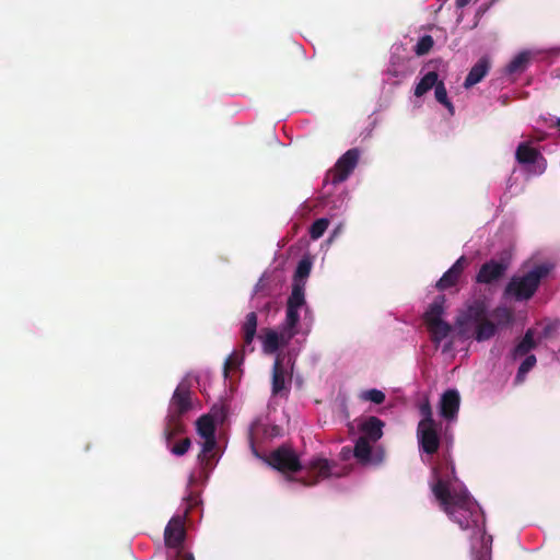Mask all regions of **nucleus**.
<instances>
[{"label":"nucleus","instance_id":"1","mask_svg":"<svg viewBox=\"0 0 560 560\" xmlns=\"http://www.w3.org/2000/svg\"><path fill=\"white\" fill-rule=\"evenodd\" d=\"M433 476L434 482L431 485V490L440 508L462 529L471 528L477 534H480L482 532L479 526L481 512L477 502L465 487L456 488L454 486V482L457 481L454 465L452 463L447 464L445 472L434 468Z\"/></svg>","mask_w":560,"mask_h":560},{"label":"nucleus","instance_id":"2","mask_svg":"<svg viewBox=\"0 0 560 560\" xmlns=\"http://www.w3.org/2000/svg\"><path fill=\"white\" fill-rule=\"evenodd\" d=\"M266 462L282 474H294L305 468L307 475L298 479L303 486H315L330 476L341 477L346 474L334 471L336 464L322 457L313 458L303 466L295 451L288 444L280 445L270 452Z\"/></svg>","mask_w":560,"mask_h":560},{"label":"nucleus","instance_id":"3","mask_svg":"<svg viewBox=\"0 0 560 560\" xmlns=\"http://www.w3.org/2000/svg\"><path fill=\"white\" fill-rule=\"evenodd\" d=\"M191 384L183 380L175 388L167 409L164 438L167 442L185 430L183 417L192 409Z\"/></svg>","mask_w":560,"mask_h":560},{"label":"nucleus","instance_id":"4","mask_svg":"<svg viewBox=\"0 0 560 560\" xmlns=\"http://www.w3.org/2000/svg\"><path fill=\"white\" fill-rule=\"evenodd\" d=\"M550 270V266L540 264L522 276H513L504 289V295L517 302L530 300L537 292L541 280L549 275Z\"/></svg>","mask_w":560,"mask_h":560},{"label":"nucleus","instance_id":"5","mask_svg":"<svg viewBox=\"0 0 560 560\" xmlns=\"http://www.w3.org/2000/svg\"><path fill=\"white\" fill-rule=\"evenodd\" d=\"M360 152L358 149H350L343 153L336 162L334 168L328 171L325 176V184L337 185L345 182L355 168Z\"/></svg>","mask_w":560,"mask_h":560},{"label":"nucleus","instance_id":"6","mask_svg":"<svg viewBox=\"0 0 560 560\" xmlns=\"http://www.w3.org/2000/svg\"><path fill=\"white\" fill-rule=\"evenodd\" d=\"M440 424H418L417 439L420 450L428 454L434 455L438 453L441 444Z\"/></svg>","mask_w":560,"mask_h":560},{"label":"nucleus","instance_id":"7","mask_svg":"<svg viewBox=\"0 0 560 560\" xmlns=\"http://www.w3.org/2000/svg\"><path fill=\"white\" fill-rule=\"evenodd\" d=\"M371 442L366 440V436H360L353 448V456L361 465H380L383 463L385 453L382 448L373 451Z\"/></svg>","mask_w":560,"mask_h":560},{"label":"nucleus","instance_id":"8","mask_svg":"<svg viewBox=\"0 0 560 560\" xmlns=\"http://www.w3.org/2000/svg\"><path fill=\"white\" fill-rule=\"evenodd\" d=\"M293 337L294 332L287 331L283 328L280 332L271 328H265L260 336L262 350L267 354H272L277 352L280 347L287 346Z\"/></svg>","mask_w":560,"mask_h":560},{"label":"nucleus","instance_id":"9","mask_svg":"<svg viewBox=\"0 0 560 560\" xmlns=\"http://www.w3.org/2000/svg\"><path fill=\"white\" fill-rule=\"evenodd\" d=\"M186 537L185 522L180 516H174L170 520L164 529V541L168 548H179Z\"/></svg>","mask_w":560,"mask_h":560},{"label":"nucleus","instance_id":"10","mask_svg":"<svg viewBox=\"0 0 560 560\" xmlns=\"http://www.w3.org/2000/svg\"><path fill=\"white\" fill-rule=\"evenodd\" d=\"M488 317L487 304L482 300H475L467 310L457 318V325L463 328L469 325H476Z\"/></svg>","mask_w":560,"mask_h":560},{"label":"nucleus","instance_id":"11","mask_svg":"<svg viewBox=\"0 0 560 560\" xmlns=\"http://www.w3.org/2000/svg\"><path fill=\"white\" fill-rule=\"evenodd\" d=\"M508 268H509L508 262H505L503 260L498 261V260L491 259V260L485 262L480 267V269L476 276V282L486 283V284L492 283L493 281H497L501 277H503L505 271L508 270Z\"/></svg>","mask_w":560,"mask_h":560},{"label":"nucleus","instance_id":"12","mask_svg":"<svg viewBox=\"0 0 560 560\" xmlns=\"http://www.w3.org/2000/svg\"><path fill=\"white\" fill-rule=\"evenodd\" d=\"M460 405L459 393L456 389L445 390L440 399V415L444 419L452 421L457 418Z\"/></svg>","mask_w":560,"mask_h":560},{"label":"nucleus","instance_id":"13","mask_svg":"<svg viewBox=\"0 0 560 560\" xmlns=\"http://www.w3.org/2000/svg\"><path fill=\"white\" fill-rule=\"evenodd\" d=\"M292 372L288 373L283 365V359L278 355L273 362L272 366V377H271V393L273 396L281 394L284 389H287V383H291Z\"/></svg>","mask_w":560,"mask_h":560},{"label":"nucleus","instance_id":"14","mask_svg":"<svg viewBox=\"0 0 560 560\" xmlns=\"http://www.w3.org/2000/svg\"><path fill=\"white\" fill-rule=\"evenodd\" d=\"M466 265V258L464 256L459 257L453 266L441 277V279L436 283V288L441 291L447 290L452 287H454L463 271Z\"/></svg>","mask_w":560,"mask_h":560},{"label":"nucleus","instance_id":"15","mask_svg":"<svg viewBox=\"0 0 560 560\" xmlns=\"http://www.w3.org/2000/svg\"><path fill=\"white\" fill-rule=\"evenodd\" d=\"M384 422L377 417L370 416L359 424L361 436H366L370 442H377L383 435Z\"/></svg>","mask_w":560,"mask_h":560},{"label":"nucleus","instance_id":"16","mask_svg":"<svg viewBox=\"0 0 560 560\" xmlns=\"http://www.w3.org/2000/svg\"><path fill=\"white\" fill-rule=\"evenodd\" d=\"M490 67V60L487 57H481L469 70L464 81V88L469 89L482 81L488 74Z\"/></svg>","mask_w":560,"mask_h":560},{"label":"nucleus","instance_id":"17","mask_svg":"<svg viewBox=\"0 0 560 560\" xmlns=\"http://www.w3.org/2000/svg\"><path fill=\"white\" fill-rule=\"evenodd\" d=\"M201 444V452L198 459L203 469H212L215 459V448L218 446L215 436L205 438Z\"/></svg>","mask_w":560,"mask_h":560},{"label":"nucleus","instance_id":"18","mask_svg":"<svg viewBox=\"0 0 560 560\" xmlns=\"http://www.w3.org/2000/svg\"><path fill=\"white\" fill-rule=\"evenodd\" d=\"M539 158H541L539 150L528 142H522L516 148L515 159L522 165L534 164Z\"/></svg>","mask_w":560,"mask_h":560},{"label":"nucleus","instance_id":"19","mask_svg":"<svg viewBox=\"0 0 560 560\" xmlns=\"http://www.w3.org/2000/svg\"><path fill=\"white\" fill-rule=\"evenodd\" d=\"M258 317L255 312H250L246 315L244 323L242 324V336H243V348L250 347L252 342L257 332Z\"/></svg>","mask_w":560,"mask_h":560},{"label":"nucleus","instance_id":"20","mask_svg":"<svg viewBox=\"0 0 560 560\" xmlns=\"http://www.w3.org/2000/svg\"><path fill=\"white\" fill-rule=\"evenodd\" d=\"M445 296L439 295L430 304L429 308L424 313V323L430 325L433 323L442 322V315L444 313Z\"/></svg>","mask_w":560,"mask_h":560},{"label":"nucleus","instance_id":"21","mask_svg":"<svg viewBox=\"0 0 560 560\" xmlns=\"http://www.w3.org/2000/svg\"><path fill=\"white\" fill-rule=\"evenodd\" d=\"M305 283L295 281L292 285L291 294L288 298L287 301V307L291 308H298L300 310L302 306L305 305Z\"/></svg>","mask_w":560,"mask_h":560},{"label":"nucleus","instance_id":"22","mask_svg":"<svg viewBox=\"0 0 560 560\" xmlns=\"http://www.w3.org/2000/svg\"><path fill=\"white\" fill-rule=\"evenodd\" d=\"M530 58L532 54L529 51L517 54L506 66V72L510 74L523 73L527 69Z\"/></svg>","mask_w":560,"mask_h":560},{"label":"nucleus","instance_id":"23","mask_svg":"<svg viewBox=\"0 0 560 560\" xmlns=\"http://www.w3.org/2000/svg\"><path fill=\"white\" fill-rule=\"evenodd\" d=\"M497 332V325L488 317L475 325V338L477 341H485L492 338Z\"/></svg>","mask_w":560,"mask_h":560},{"label":"nucleus","instance_id":"24","mask_svg":"<svg viewBox=\"0 0 560 560\" xmlns=\"http://www.w3.org/2000/svg\"><path fill=\"white\" fill-rule=\"evenodd\" d=\"M427 328L431 334L432 341L436 345L444 340L452 331V326L444 320L430 324Z\"/></svg>","mask_w":560,"mask_h":560},{"label":"nucleus","instance_id":"25","mask_svg":"<svg viewBox=\"0 0 560 560\" xmlns=\"http://www.w3.org/2000/svg\"><path fill=\"white\" fill-rule=\"evenodd\" d=\"M439 82V74L435 71L428 72L416 85L415 96L421 97Z\"/></svg>","mask_w":560,"mask_h":560},{"label":"nucleus","instance_id":"26","mask_svg":"<svg viewBox=\"0 0 560 560\" xmlns=\"http://www.w3.org/2000/svg\"><path fill=\"white\" fill-rule=\"evenodd\" d=\"M197 433L200 438H210L215 436V424L210 415H203L201 416L197 422Z\"/></svg>","mask_w":560,"mask_h":560},{"label":"nucleus","instance_id":"27","mask_svg":"<svg viewBox=\"0 0 560 560\" xmlns=\"http://www.w3.org/2000/svg\"><path fill=\"white\" fill-rule=\"evenodd\" d=\"M535 348L536 342L534 340V331L533 329H528L523 339L514 348V355H525Z\"/></svg>","mask_w":560,"mask_h":560},{"label":"nucleus","instance_id":"28","mask_svg":"<svg viewBox=\"0 0 560 560\" xmlns=\"http://www.w3.org/2000/svg\"><path fill=\"white\" fill-rule=\"evenodd\" d=\"M300 320V314L298 308L287 307L285 310V319L282 324V328L287 331L294 332V336L298 334L296 326Z\"/></svg>","mask_w":560,"mask_h":560},{"label":"nucleus","instance_id":"29","mask_svg":"<svg viewBox=\"0 0 560 560\" xmlns=\"http://www.w3.org/2000/svg\"><path fill=\"white\" fill-rule=\"evenodd\" d=\"M491 317L498 325L505 326L513 320V312L506 306H498L491 312Z\"/></svg>","mask_w":560,"mask_h":560},{"label":"nucleus","instance_id":"30","mask_svg":"<svg viewBox=\"0 0 560 560\" xmlns=\"http://www.w3.org/2000/svg\"><path fill=\"white\" fill-rule=\"evenodd\" d=\"M434 96H435V100L444 105L448 112L453 115L454 114V106L453 104L451 103V101L448 100L447 97V91H446V88L444 85V83L442 81H439L435 86H434Z\"/></svg>","mask_w":560,"mask_h":560},{"label":"nucleus","instance_id":"31","mask_svg":"<svg viewBox=\"0 0 560 560\" xmlns=\"http://www.w3.org/2000/svg\"><path fill=\"white\" fill-rule=\"evenodd\" d=\"M329 225V220L326 218L317 219L310 228V236L312 240L322 237Z\"/></svg>","mask_w":560,"mask_h":560},{"label":"nucleus","instance_id":"32","mask_svg":"<svg viewBox=\"0 0 560 560\" xmlns=\"http://www.w3.org/2000/svg\"><path fill=\"white\" fill-rule=\"evenodd\" d=\"M312 262L308 258H302L294 272V281L304 282L303 280L310 276Z\"/></svg>","mask_w":560,"mask_h":560},{"label":"nucleus","instance_id":"33","mask_svg":"<svg viewBox=\"0 0 560 560\" xmlns=\"http://www.w3.org/2000/svg\"><path fill=\"white\" fill-rule=\"evenodd\" d=\"M419 412L421 420L418 424H434L436 423L433 419L432 407L428 398H425L419 406Z\"/></svg>","mask_w":560,"mask_h":560},{"label":"nucleus","instance_id":"34","mask_svg":"<svg viewBox=\"0 0 560 560\" xmlns=\"http://www.w3.org/2000/svg\"><path fill=\"white\" fill-rule=\"evenodd\" d=\"M172 441H173V439L170 442H167L165 440L168 450L171 451L172 454H174L176 456L185 455L191 445L189 438L182 439L180 441H178L177 443H175L173 445L171 444Z\"/></svg>","mask_w":560,"mask_h":560},{"label":"nucleus","instance_id":"35","mask_svg":"<svg viewBox=\"0 0 560 560\" xmlns=\"http://www.w3.org/2000/svg\"><path fill=\"white\" fill-rule=\"evenodd\" d=\"M433 45V37L431 35H423L419 38L415 47V54L417 56H424L432 49Z\"/></svg>","mask_w":560,"mask_h":560},{"label":"nucleus","instance_id":"36","mask_svg":"<svg viewBox=\"0 0 560 560\" xmlns=\"http://www.w3.org/2000/svg\"><path fill=\"white\" fill-rule=\"evenodd\" d=\"M536 362L537 360L534 354L527 355L517 370L516 381L522 382L525 375L535 366Z\"/></svg>","mask_w":560,"mask_h":560},{"label":"nucleus","instance_id":"37","mask_svg":"<svg viewBox=\"0 0 560 560\" xmlns=\"http://www.w3.org/2000/svg\"><path fill=\"white\" fill-rule=\"evenodd\" d=\"M244 359V354L237 351H234L232 354L228 357L224 362V376L228 377L230 370L236 369Z\"/></svg>","mask_w":560,"mask_h":560},{"label":"nucleus","instance_id":"38","mask_svg":"<svg viewBox=\"0 0 560 560\" xmlns=\"http://www.w3.org/2000/svg\"><path fill=\"white\" fill-rule=\"evenodd\" d=\"M361 398L381 405L385 400V394L378 389H369L362 393Z\"/></svg>","mask_w":560,"mask_h":560},{"label":"nucleus","instance_id":"39","mask_svg":"<svg viewBox=\"0 0 560 560\" xmlns=\"http://www.w3.org/2000/svg\"><path fill=\"white\" fill-rule=\"evenodd\" d=\"M475 560H491L490 549L483 547L480 551H478Z\"/></svg>","mask_w":560,"mask_h":560},{"label":"nucleus","instance_id":"40","mask_svg":"<svg viewBox=\"0 0 560 560\" xmlns=\"http://www.w3.org/2000/svg\"><path fill=\"white\" fill-rule=\"evenodd\" d=\"M351 453V450L349 447H342L341 450V456L343 459H347Z\"/></svg>","mask_w":560,"mask_h":560},{"label":"nucleus","instance_id":"41","mask_svg":"<svg viewBox=\"0 0 560 560\" xmlns=\"http://www.w3.org/2000/svg\"><path fill=\"white\" fill-rule=\"evenodd\" d=\"M471 0H456V7L457 8H464L466 7Z\"/></svg>","mask_w":560,"mask_h":560},{"label":"nucleus","instance_id":"42","mask_svg":"<svg viewBox=\"0 0 560 560\" xmlns=\"http://www.w3.org/2000/svg\"><path fill=\"white\" fill-rule=\"evenodd\" d=\"M550 332H551V327L550 326H546L544 328L542 335H544V337H548Z\"/></svg>","mask_w":560,"mask_h":560},{"label":"nucleus","instance_id":"43","mask_svg":"<svg viewBox=\"0 0 560 560\" xmlns=\"http://www.w3.org/2000/svg\"><path fill=\"white\" fill-rule=\"evenodd\" d=\"M179 560H195L191 553L184 555Z\"/></svg>","mask_w":560,"mask_h":560},{"label":"nucleus","instance_id":"44","mask_svg":"<svg viewBox=\"0 0 560 560\" xmlns=\"http://www.w3.org/2000/svg\"><path fill=\"white\" fill-rule=\"evenodd\" d=\"M556 127H557V128L559 129V131H560V118H558V119H557V121H556Z\"/></svg>","mask_w":560,"mask_h":560}]
</instances>
